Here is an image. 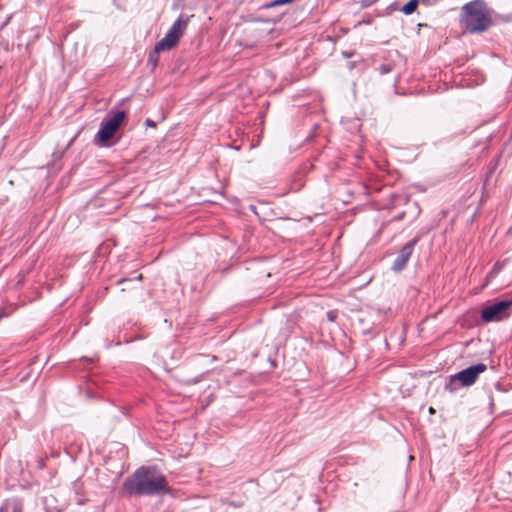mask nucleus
Returning a JSON list of instances; mask_svg holds the SVG:
<instances>
[{
    "label": "nucleus",
    "mask_w": 512,
    "mask_h": 512,
    "mask_svg": "<svg viewBox=\"0 0 512 512\" xmlns=\"http://www.w3.org/2000/svg\"><path fill=\"white\" fill-rule=\"evenodd\" d=\"M250 208H251V210H252L253 212H255V208H254V206H253V205H250Z\"/></svg>",
    "instance_id": "18"
},
{
    "label": "nucleus",
    "mask_w": 512,
    "mask_h": 512,
    "mask_svg": "<svg viewBox=\"0 0 512 512\" xmlns=\"http://www.w3.org/2000/svg\"><path fill=\"white\" fill-rule=\"evenodd\" d=\"M337 312L334 310H329L326 313V318L329 322H334L337 319Z\"/></svg>",
    "instance_id": "13"
},
{
    "label": "nucleus",
    "mask_w": 512,
    "mask_h": 512,
    "mask_svg": "<svg viewBox=\"0 0 512 512\" xmlns=\"http://www.w3.org/2000/svg\"><path fill=\"white\" fill-rule=\"evenodd\" d=\"M429 412H430L431 414H433V413H435V409H434L433 407H430V408H429Z\"/></svg>",
    "instance_id": "17"
},
{
    "label": "nucleus",
    "mask_w": 512,
    "mask_h": 512,
    "mask_svg": "<svg viewBox=\"0 0 512 512\" xmlns=\"http://www.w3.org/2000/svg\"><path fill=\"white\" fill-rule=\"evenodd\" d=\"M420 237L415 236L412 238L409 242H407L399 251V254L393 261V264L391 266V269L394 272H401L407 265L415 246L419 242Z\"/></svg>",
    "instance_id": "6"
},
{
    "label": "nucleus",
    "mask_w": 512,
    "mask_h": 512,
    "mask_svg": "<svg viewBox=\"0 0 512 512\" xmlns=\"http://www.w3.org/2000/svg\"><path fill=\"white\" fill-rule=\"evenodd\" d=\"M379 70H380L381 74H387V73H389L391 71V66L387 65V64L381 65Z\"/></svg>",
    "instance_id": "14"
},
{
    "label": "nucleus",
    "mask_w": 512,
    "mask_h": 512,
    "mask_svg": "<svg viewBox=\"0 0 512 512\" xmlns=\"http://www.w3.org/2000/svg\"><path fill=\"white\" fill-rule=\"evenodd\" d=\"M374 2V0H363V6H369Z\"/></svg>",
    "instance_id": "15"
},
{
    "label": "nucleus",
    "mask_w": 512,
    "mask_h": 512,
    "mask_svg": "<svg viewBox=\"0 0 512 512\" xmlns=\"http://www.w3.org/2000/svg\"><path fill=\"white\" fill-rule=\"evenodd\" d=\"M290 2H292V0H274L271 3H269V4L263 5V7L264 8H270V7H274V6H278V5H284V4H287V3H290Z\"/></svg>",
    "instance_id": "10"
},
{
    "label": "nucleus",
    "mask_w": 512,
    "mask_h": 512,
    "mask_svg": "<svg viewBox=\"0 0 512 512\" xmlns=\"http://www.w3.org/2000/svg\"><path fill=\"white\" fill-rule=\"evenodd\" d=\"M461 26L471 34L487 30L491 25L489 11L484 0H472L462 7Z\"/></svg>",
    "instance_id": "2"
},
{
    "label": "nucleus",
    "mask_w": 512,
    "mask_h": 512,
    "mask_svg": "<svg viewBox=\"0 0 512 512\" xmlns=\"http://www.w3.org/2000/svg\"><path fill=\"white\" fill-rule=\"evenodd\" d=\"M418 0H409L402 8H401V11L405 14V15H410L412 14L416 8H417V5H418Z\"/></svg>",
    "instance_id": "9"
},
{
    "label": "nucleus",
    "mask_w": 512,
    "mask_h": 512,
    "mask_svg": "<svg viewBox=\"0 0 512 512\" xmlns=\"http://www.w3.org/2000/svg\"><path fill=\"white\" fill-rule=\"evenodd\" d=\"M170 487L166 477L155 467L142 466L127 477L121 488L124 496H154L167 494Z\"/></svg>",
    "instance_id": "1"
},
{
    "label": "nucleus",
    "mask_w": 512,
    "mask_h": 512,
    "mask_svg": "<svg viewBox=\"0 0 512 512\" xmlns=\"http://www.w3.org/2000/svg\"><path fill=\"white\" fill-rule=\"evenodd\" d=\"M512 306V291L511 298L498 301L492 305L485 307L481 311V320L484 323L499 322L509 316L507 310Z\"/></svg>",
    "instance_id": "5"
},
{
    "label": "nucleus",
    "mask_w": 512,
    "mask_h": 512,
    "mask_svg": "<svg viewBox=\"0 0 512 512\" xmlns=\"http://www.w3.org/2000/svg\"><path fill=\"white\" fill-rule=\"evenodd\" d=\"M487 370V366L484 363H477L471 365L458 373L451 375L449 377V383L445 385V389L454 392L456 387H454L456 382H460L462 386L468 387L473 385L478 376Z\"/></svg>",
    "instance_id": "3"
},
{
    "label": "nucleus",
    "mask_w": 512,
    "mask_h": 512,
    "mask_svg": "<svg viewBox=\"0 0 512 512\" xmlns=\"http://www.w3.org/2000/svg\"><path fill=\"white\" fill-rule=\"evenodd\" d=\"M159 53L160 52H156V47H155L154 50L149 55L148 62L151 63L153 66H156V64H157Z\"/></svg>",
    "instance_id": "11"
},
{
    "label": "nucleus",
    "mask_w": 512,
    "mask_h": 512,
    "mask_svg": "<svg viewBox=\"0 0 512 512\" xmlns=\"http://www.w3.org/2000/svg\"><path fill=\"white\" fill-rule=\"evenodd\" d=\"M125 116L126 114L124 111H119L106 123H103L95 135L94 143L98 146H108L109 140L112 139L116 131L119 129L125 119Z\"/></svg>",
    "instance_id": "4"
},
{
    "label": "nucleus",
    "mask_w": 512,
    "mask_h": 512,
    "mask_svg": "<svg viewBox=\"0 0 512 512\" xmlns=\"http://www.w3.org/2000/svg\"><path fill=\"white\" fill-rule=\"evenodd\" d=\"M175 46L176 44L166 35L155 45L156 52L168 51Z\"/></svg>",
    "instance_id": "8"
},
{
    "label": "nucleus",
    "mask_w": 512,
    "mask_h": 512,
    "mask_svg": "<svg viewBox=\"0 0 512 512\" xmlns=\"http://www.w3.org/2000/svg\"><path fill=\"white\" fill-rule=\"evenodd\" d=\"M147 124H148V125H150V126H152V127H155V123H154V122H152V121H150V120H147Z\"/></svg>",
    "instance_id": "16"
},
{
    "label": "nucleus",
    "mask_w": 512,
    "mask_h": 512,
    "mask_svg": "<svg viewBox=\"0 0 512 512\" xmlns=\"http://www.w3.org/2000/svg\"><path fill=\"white\" fill-rule=\"evenodd\" d=\"M507 260L497 261L493 266V272L499 273L505 266Z\"/></svg>",
    "instance_id": "12"
},
{
    "label": "nucleus",
    "mask_w": 512,
    "mask_h": 512,
    "mask_svg": "<svg viewBox=\"0 0 512 512\" xmlns=\"http://www.w3.org/2000/svg\"><path fill=\"white\" fill-rule=\"evenodd\" d=\"M188 25L187 19H177L170 30L166 33V36L171 39L176 45L179 42L180 37L184 34Z\"/></svg>",
    "instance_id": "7"
}]
</instances>
